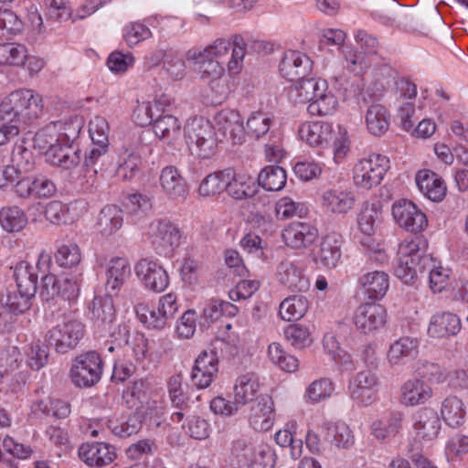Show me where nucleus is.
<instances>
[{
    "label": "nucleus",
    "instance_id": "f03ea898",
    "mask_svg": "<svg viewBox=\"0 0 468 468\" xmlns=\"http://www.w3.org/2000/svg\"><path fill=\"white\" fill-rule=\"evenodd\" d=\"M43 112L41 96L32 90H18L5 97L0 103V121L6 122L0 127V145L17 137L21 125L37 120Z\"/></svg>",
    "mask_w": 468,
    "mask_h": 468
},
{
    "label": "nucleus",
    "instance_id": "9b49d317",
    "mask_svg": "<svg viewBox=\"0 0 468 468\" xmlns=\"http://www.w3.org/2000/svg\"><path fill=\"white\" fill-rule=\"evenodd\" d=\"M134 271L148 290L161 292L168 286L169 278L166 271L154 261L142 259L136 263Z\"/></svg>",
    "mask_w": 468,
    "mask_h": 468
},
{
    "label": "nucleus",
    "instance_id": "09e8293b",
    "mask_svg": "<svg viewBox=\"0 0 468 468\" xmlns=\"http://www.w3.org/2000/svg\"><path fill=\"white\" fill-rule=\"evenodd\" d=\"M403 415L399 411L391 412L387 420H379L372 423V434L378 440L397 435L402 428Z\"/></svg>",
    "mask_w": 468,
    "mask_h": 468
},
{
    "label": "nucleus",
    "instance_id": "774afa93",
    "mask_svg": "<svg viewBox=\"0 0 468 468\" xmlns=\"http://www.w3.org/2000/svg\"><path fill=\"white\" fill-rule=\"evenodd\" d=\"M275 452L266 443L259 446L255 455L250 459L245 468H273L275 464Z\"/></svg>",
    "mask_w": 468,
    "mask_h": 468
},
{
    "label": "nucleus",
    "instance_id": "680f3d73",
    "mask_svg": "<svg viewBox=\"0 0 468 468\" xmlns=\"http://www.w3.org/2000/svg\"><path fill=\"white\" fill-rule=\"evenodd\" d=\"M109 123L104 117L95 116L89 123V133L93 144L109 146Z\"/></svg>",
    "mask_w": 468,
    "mask_h": 468
},
{
    "label": "nucleus",
    "instance_id": "4468645a",
    "mask_svg": "<svg viewBox=\"0 0 468 468\" xmlns=\"http://www.w3.org/2000/svg\"><path fill=\"white\" fill-rule=\"evenodd\" d=\"M248 414L250 426L257 431H269L273 425L274 404L271 396L259 395L251 402Z\"/></svg>",
    "mask_w": 468,
    "mask_h": 468
},
{
    "label": "nucleus",
    "instance_id": "cd10ccee",
    "mask_svg": "<svg viewBox=\"0 0 468 468\" xmlns=\"http://www.w3.org/2000/svg\"><path fill=\"white\" fill-rule=\"evenodd\" d=\"M441 426V419L433 410L424 409L415 417L414 429L417 436L424 441H431L436 439Z\"/></svg>",
    "mask_w": 468,
    "mask_h": 468
},
{
    "label": "nucleus",
    "instance_id": "338daca9",
    "mask_svg": "<svg viewBox=\"0 0 468 468\" xmlns=\"http://www.w3.org/2000/svg\"><path fill=\"white\" fill-rule=\"evenodd\" d=\"M265 158L269 162L278 163L285 154L282 146V138L278 131H271L268 141L264 144Z\"/></svg>",
    "mask_w": 468,
    "mask_h": 468
},
{
    "label": "nucleus",
    "instance_id": "13d9d810",
    "mask_svg": "<svg viewBox=\"0 0 468 468\" xmlns=\"http://www.w3.org/2000/svg\"><path fill=\"white\" fill-rule=\"evenodd\" d=\"M82 282L81 273H69L60 278L59 301L71 302L79 297Z\"/></svg>",
    "mask_w": 468,
    "mask_h": 468
},
{
    "label": "nucleus",
    "instance_id": "bb28decb",
    "mask_svg": "<svg viewBox=\"0 0 468 468\" xmlns=\"http://www.w3.org/2000/svg\"><path fill=\"white\" fill-rule=\"evenodd\" d=\"M355 196L351 191L329 189L322 195V206L327 212L346 214L355 205Z\"/></svg>",
    "mask_w": 468,
    "mask_h": 468
},
{
    "label": "nucleus",
    "instance_id": "864d4df0",
    "mask_svg": "<svg viewBox=\"0 0 468 468\" xmlns=\"http://www.w3.org/2000/svg\"><path fill=\"white\" fill-rule=\"evenodd\" d=\"M207 89L206 97L209 103L219 104L223 102L229 96L230 89L229 86V78L226 74L207 80Z\"/></svg>",
    "mask_w": 468,
    "mask_h": 468
},
{
    "label": "nucleus",
    "instance_id": "e2e57ef3",
    "mask_svg": "<svg viewBox=\"0 0 468 468\" xmlns=\"http://www.w3.org/2000/svg\"><path fill=\"white\" fill-rule=\"evenodd\" d=\"M11 161L14 167L21 174L31 171L35 165L32 151L22 144L14 147Z\"/></svg>",
    "mask_w": 468,
    "mask_h": 468
},
{
    "label": "nucleus",
    "instance_id": "49530a36",
    "mask_svg": "<svg viewBox=\"0 0 468 468\" xmlns=\"http://www.w3.org/2000/svg\"><path fill=\"white\" fill-rule=\"evenodd\" d=\"M28 58L27 48L18 43H0V65L21 67Z\"/></svg>",
    "mask_w": 468,
    "mask_h": 468
},
{
    "label": "nucleus",
    "instance_id": "0e129e2a",
    "mask_svg": "<svg viewBox=\"0 0 468 468\" xmlns=\"http://www.w3.org/2000/svg\"><path fill=\"white\" fill-rule=\"evenodd\" d=\"M57 263L64 268H71L80 263L81 256L80 248L75 243L62 245L55 254Z\"/></svg>",
    "mask_w": 468,
    "mask_h": 468
},
{
    "label": "nucleus",
    "instance_id": "6ab92c4d",
    "mask_svg": "<svg viewBox=\"0 0 468 468\" xmlns=\"http://www.w3.org/2000/svg\"><path fill=\"white\" fill-rule=\"evenodd\" d=\"M115 307L111 295L95 296L89 305L88 316L98 329L106 330L115 320Z\"/></svg>",
    "mask_w": 468,
    "mask_h": 468
},
{
    "label": "nucleus",
    "instance_id": "5701e85b",
    "mask_svg": "<svg viewBox=\"0 0 468 468\" xmlns=\"http://www.w3.org/2000/svg\"><path fill=\"white\" fill-rule=\"evenodd\" d=\"M358 283L367 298L376 301L382 299L387 293L389 279L386 272L375 271L362 275Z\"/></svg>",
    "mask_w": 468,
    "mask_h": 468
},
{
    "label": "nucleus",
    "instance_id": "c9c22d12",
    "mask_svg": "<svg viewBox=\"0 0 468 468\" xmlns=\"http://www.w3.org/2000/svg\"><path fill=\"white\" fill-rule=\"evenodd\" d=\"M273 124L274 117L272 114L262 111H255L247 119L245 126L243 125V131L249 137L259 140L269 136Z\"/></svg>",
    "mask_w": 468,
    "mask_h": 468
},
{
    "label": "nucleus",
    "instance_id": "4d7b16f0",
    "mask_svg": "<svg viewBox=\"0 0 468 468\" xmlns=\"http://www.w3.org/2000/svg\"><path fill=\"white\" fill-rule=\"evenodd\" d=\"M381 212L376 204L365 205L358 217L357 223L360 230L367 236H371L375 233L377 225L380 220Z\"/></svg>",
    "mask_w": 468,
    "mask_h": 468
},
{
    "label": "nucleus",
    "instance_id": "4c0bfd02",
    "mask_svg": "<svg viewBox=\"0 0 468 468\" xmlns=\"http://www.w3.org/2000/svg\"><path fill=\"white\" fill-rule=\"evenodd\" d=\"M54 127V133L57 134V141L62 147H70L79 149L74 143L80 135L82 122L78 118L69 119V121H58L50 123Z\"/></svg>",
    "mask_w": 468,
    "mask_h": 468
},
{
    "label": "nucleus",
    "instance_id": "7c9ffc66",
    "mask_svg": "<svg viewBox=\"0 0 468 468\" xmlns=\"http://www.w3.org/2000/svg\"><path fill=\"white\" fill-rule=\"evenodd\" d=\"M461 329L460 318L452 313H441L431 316L428 334L432 337L455 335Z\"/></svg>",
    "mask_w": 468,
    "mask_h": 468
},
{
    "label": "nucleus",
    "instance_id": "f3484780",
    "mask_svg": "<svg viewBox=\"0 0 468 468\" xmlns=\"http://www.w3.org/2000/svg\"><path fill=\"white\" fill-rule=\"evenodd\" d=\"M354 323L364 333L375 331L386 323V310L380 304H360L355 312Z\"/></svg>",
    "mask_w": 468,
    "mask_h": 468
},
{
    "label": "nucleus",
    "instance_id": "69168bd1",
    "mask_svg": "<svg viewBox=\"0 0 468 468\" xmlns=\"http://www.w3.org/2000/svg\"><path fill=\"white\" fill-rule=\"evenodd\" d=\"M137 316L144 324L149 328L162 329L164 328L167 321L161 312H158V308L150 309L146 305H139L136 309Z\"/></svg>",
    "mask_w": 468,
    "mask_h": 468
},
{
    "label": "nucleus",
    "instance_id": "603ef678",
    "mask_svg": "<svg viewBox=\"0 0 468 468\" xmlns=\"http://www.w3.org/2000/svg\"><path fill=\"white\" fill-rule=\"evenodd\" d=\"M441 416L449 426H459L465 416L463 401L455 396L445 399L441 407Z\"/></svg>",
    "mask_w": 468,
    "mask_h": 468
},
{
    "label": "nucleus",
    "instance_id": "6e6552de",
    "mask_svg": "<svg viewBox=\"0 0 468 468\" xmlns=\"http://www.w3.org/2000/svg\"><path fill=\"white\" fill-rule=\"evenodd\" d=\"M150 236L154 250L159 255L169 256L180 244L178 227L168 219H158L150 226Z\"/></svg>",
    "mask_w": 468,
    "mask_h": 468
},
{
    "label": "nucleus",
    "instance_id": "1a4fd4ad",
    "mask_svg": "<svg viewBox=\"0 0 468 468\" xmlns=\"http://www.w3.org/2000/svg\"><path fill=\"white\" fill-rule=\"evenodd\" d=\"M392 216L400 228L411 233H420L428 226L426 215L407 199H400L393 204Z\"/></svg>",
    "mask_w": 468,
    "mask_h": 468
},
{
    "label": "nucleus",
    "instance_id": "8fccbe9b",
    "mask_svg": "<svg viewBox=\"0 0 468 468\" xmlns=\"http://www.w3.org/2000/svg\"><path fill=\"white\" fill-rule=\"evenodd\" d=\"M309 307L306 297L293 295L284 299L280 304V315L283 320L292 321L301 319Z\"/></svg>",
    "mask_w": 468,
    "mask_h": 468
},
{
    "label": "nucleus",
    "instance_id": "2eb2a0df",
    "mask_svg": "<svg viewBox=\"0 0 468 468\" xmlns=\"http://www.w3.org/2000/svg\"><path fill=\"white\" fill-rule=\"evenodd\" d=\"M318 237L317 229L307 222L294 221L282 229V238L292 249H303L310 246Z\"/></svg>",
    "mask_w": 468,
    "mask_h": 468
},
{
    "label": "nucleus",
    "instance_id": "c03bdc74",
    "mask_svg": "<svg viewBox=\"0 0 468 468\" xmlns=\"http://www.w3.org/2000/svg\"><path fill=\"white\" fill-rule=\"evenodd\" d=\"M156 136L172 143L180 135V122L176 117L170 113L158 115L153 123Z\"/></svg>",
    "mask_w": 468,
    "mask_h": 468
},
{
    "label": "nucleus",
    "instance_id": "b1692460",
    "mask_svg": "<svg viewBox=\"0 0 468 468\" xmlns=\"http://www.w3.org/2000/svg\"><path fill=\"white\" fill-rule=\"evenodd\" d=\"M260 389L259 377L253 372H247L239 376L235 381L233 392L234 399L239 406L253 402L258 397Z\"/></svg>",
    "mask_w": 468,
    "mask_h": 468
},
{
    "label": "nucleus",
    "instance_id": "f257e3e1",
    "mask_svg": "<svg viewBox=\"0 0 468 468\" xmlns=\"http://www.w3.org/2000/svg\"><path fill=\"white\" fill-rule=\"evenodd\" d=\"M426 249L427 242L420 237L403 241L399 247V260L394 273L409 284L428 271L431 289L434 292H441L446 286L451 271L437 265L432 256L426 253Z\"/></svg>",
    "mask_w": 468,
    "mask_h": 468
},
{
    "label": "nucleus",
    "instance_id": "3c124183",
    "mask_svg": "<svg viewBox=\"0 0 468 468\" xmlns=\"http://www.w3.org/2000/svg\"><path fill=\"white\" fill-rule=\"evenodd\" d=\"M27 223V216L18 207H6L0 210V224L7 232L20 231Z\"/></svg>",
    "mask_w": 468,
    "mask_h": 468
},
{
    "label": "nucleus",
    "instance_id": "79ce46f5",
    "mask_svg": "<svg viewBox=\"0 0 468 468\" xmlns=\"http://www.w3.org/2000/svg\"><path fill=\"white\" fill-rule=\"evenodd\" d=\"M431 396V388L423 380H408L402 387V399L406 405L424 403Z\"/></svg>",
    "mask_w": 468,
    "mask_h": 468
},
{
    "label": "nucleus",
    "instance_id": "ea45409f",
    "mask_svg": "<svg viewBox=\"0 0 468 468\" xmlns=\"http://www.w3.org/2000/svg\"><path fill=\"white\" fill-rule=\"evenodd\" d=\"M14 278L18 292H24L26 295H35L37 289V275L33 266L27 261L17 263L14 268Z\"/></svg>",
    "mask_w": 468,
    "mask_h": 468
},
{
    "label": "nucleus",
    "instance_id": "393cba45",
    "mask_svg": "<svg viewBox=\"0 0 468 468\" xmlns=\"http://www.w3.org/2000/svg\"><path fill=\"white\" fill-rule=\"evenodd\" d=\"M299 135L311 146L328 144L333 139V126L326 122H310L299 128Z\"/></svg>",
    "mask_w": 468,
    "mask_h": 468
},
{
    "label": "nucleus",
    "instance_id": "bf43d9fd",
    "mask_svg": "<svg viewBox=\"0 0 468 468\" xmlns=\"http://www.w3.org/2000/svg\"><path fill=\"white\" fill-rule=\"evenodd\" d=\"M140 165L141 158L137 154L124 153L119 158L116 176L123 181L131 180L138 173Z\"/></svg>",
    "mask_w": 468,
    "mask_h": 468
},
{
    "label": "nucleus",
    "instance_id": "4be33fe9",
    "mask_svg": "<svg viewBox=\"0 0 468 468\" xmlns=\"http://www.w3.org/2000/svg\"><path fill=\"white\" fill-rule=\"evenodd\" d=\"M131 265L125 258H112L106 271L105 287L108 292H117L131 277Z\"/></svg>",
    "mask_w": 468,
    "mask_h": 468
},
{
    "label": "nucleus",
    "instance_id": "dca6fc26",
    "mask_svg": "<svg viewBox=\"0 0 468 468\" xmlns=\"http://www.w3.org/2000/svg\"><path fill=\"white\" fill-rule=\"evenodd\" d=\"M79 457L89 466L102 467L113 462L116 450L105 442H86L79 448Z\"/></svg>",
    "mask_w": 468,
    "mask_h": 468
},
{
    "label": "nucleus",
    "instance_id": "ddd939ff",
    "mask_svg": "<svg viewBox=\"0 0 468 468\" xmlns=\"http://www.w3.org/2000/svg\"><path fill=\"white\" fill-rule=\"evenodd\" d=\"M281 74L291 81L309 77L313 71V61L304 53L287 50L279 65Z\"/></svg>",
    "mask_w": 468,
    "mask_h": 468
},
{
    "label": "nucleus",
    "instance_id": "37998d69",
    "mask_svg": "<svg viewBox=\"0 0 468 468\" xmlns=\"http://www.w3.org/2000/svg\"><path fill=\"white\" fill-rule=\"evenodd\" d=\"M144 417L140 413H134L126 418L110 420L108 428L120 438H127L139 432L143 426Z\"/></svg>",
    "mask_w": 468,
    "mask_h": 468
},
{
    "label": "nucleus",
    "instance_id": "f8f14e48",
    "mask_svg": "<svg viewBox=\"0 0 468 468\" xmlns=\"http://www.w3.org/2000/svg\"><path fill=\"white\" fill-rule=\"evenodd\" d=\"M277 279L281 284L292 292H307L310 281L304 274L300 261L285 259L277 267Z\"/></svg>",
    "mask_w": 468,
    "mask_h": 468
},
{
    "label": "nucleus",
    "instance_id": "0eeeda50",
    "mask_svg": "<svg viewBox=\"0 0 468 468\" xmlns=\"http://www.w3.org/2000/svg\"><path fill=\"white\" fill-rule=\"evenodd\" d=\"M84 335V324L76 319H69L62 325H57L48 331L43 346L46 349L67 351L77 347Z\"/></svg>",
    "mask_w": 468,
    "mask_h": 468
},
{
    "label": "nucleus",
    "instance_id": "6e6d98bb",
    "mask_svg": "<svg viewBox=\"0 0 468 468\" xmlns=\"http://www.w3.org/2000/svg\"><path fill=\"white\" fill-rule=\"evenodd\" d=\"M227 192L237 200L251 197L256 194L254 180L245 176H236L234 174V179H230Z\"/></svg>",
    "mask_w": 468,
    "mask_h": 468
},
{
    "label": "nucleus",
    "instance_id": "052dcab7",
    "mask_svg": "<svg viewBox=\"0 0 468 468\" xmlns=\"http://www.w3.org/2000/svg\"><path fill=\"white\" fill-rule=\"evenodd\" d=\"M284 336L296 349H303L312 342L308 328L298 324L288 325L284 330Z\"/></svg>",
    "mask_w": 468,
    "mask_h": 468
},
{
    "label": "nucleus",
    "instance_id": "a211bd4d",
    "mask_svg": "<svg viewBox=\"0 0 468 468\" xmlns=\"http://www.w3.org/2000/svg\"><path fill=\"white\" fill-rule=\"evenodd\" d=\"M263 442L250 435H241L231 441L229 463L233 468H245Z\"/></svg>",
    "mask_w": 468,
    "mask_h": 468
},
{
    "label": "nucleus",
    "instance_id": "c85d7f7f",
    "mask_svg": "<svg viewBox=\"0 0 468 468\" xmlns=\"http://www.w3.org/2000/svg\"><path fill=\"white\" fill-rule=\"evenodd\" d=\"M111 345L108 351H115V349H131L132 351H147L152 348L149 341L145 336L139 333H129L125 329H119L118 332L111 335Z\"/></svg>",
    "mask_w": 468,
    "mask_h": 468
},
{
    "label": "nucleus",
    "instance_id": "58836bf2",
    "mask_svg": "<svg viewBox=\"0 0 468 468\" xmlns=\"http://www.w3.org/2000/svg\"><path fill=\"white\" fill-rule=\"evenodd\" d=\"M366 124L368 132L375 136H381L389 127V114L381 104H372L366 112Z\"/></svg>",
    "mask_w": 468,
    "mask_h": 468
},
{
    "label": "nucleus",
    "instance_id": "e433bc0d",
    "mask_svg": "<svg viewBox=\"0 0 468 468\" xmlns=\"http://www.w3.org/2000/svg\"><path fill=\"white\" fill-rule=\"evenodd\" d=\"M296 83L288 91L289 99L294 103H311L320 89L322 80L306 77L295 80Z\"/></svg>",
    "mask_w": 468,
    "mask_h": 468
},
{
    "label": "nucleus",
    "instance_id": "c756f323",
    "mask_svg": "<svg viewBox=\"0 0 468 468\" xmlns=\"http://www.w3.org/2000/svg\"><path fill=\"white\" fill-rule=\"evenodd\" d=\"M230 179H234V172L223 170L210 173L205 176L198 186V195L203 197H210L227 191Z\"/></svg>",
    "mask_w": 468,
    "mask_h": 468
},
{
    "label": "nucleus",
    "instance_id": "a19ab883",
    "mask_svg": "<svg viewBox=\"0 0 468 468\" xmlns=\"http://www.w3.org/2000/svg\"><path fill=\"white\" fill-rule=\"evenodd\" d=\"M337 100L331 91H327L326 82L320 83L315 98L308 104L307 111L312 115H328L335 112Z\"/></svg>",
    "mask_w": 468,
    "mask_h": 468
},
{
    "label": "nucleus",
    "instance_id": "473e14b6",
    "mask_svg": "<svg viewBox=\"0 0 468 468\" xmlns=\"http://www.w3.org/2000/svg\"><path fill=\"white\" fill-rule=\"evenodd\" d=\"M215 130L218 129L224 135L229 134L233 140L240 139L243 131V120L239 112L231 109H223L215 117Z\"/></svg>",
    "mask_w": 468,
    "mask_h": 468
},
{
    "label": "nucleus",
    "instance_id": "5fc2aeb1",
    "mask_svg": "<svg viewBox=\"0 0 468 468\" xmlns=\"http://www.w3.org/2000/svg\"><path fill=\"white\" fill-rule=\"evenodd\" d=\"M334 383L330 378H322L313 381L306 388L304 399L306 402L315 404L322 399L329 398L334 391Z\"/></svg>",
    "mask_w": 468,
    "mask_h": 468
},
{
    "label": "nucleus",
    "instance_id": "39448f33",
    "mask_svg": "<svg viewBox=\"0 0 468 468\" xmlns=\"http://www.w3.org/2000/svg\"><path fill=\"white\" fill-rule=\"evenodd\" d=\"M388 168L389 160L387 156L372 154L355 165L354 183L356 186L370 189L380 184Z\"/></svg>",
    "mask_w": 468,
    "mask_h": 468
},
{
    "label": "nucleus",
    "instance_id": "a878e982",
    "mask_svg": "<svg viewBox=\"0 0 468 468\" xmlns=\"http://www.w3.org/2000/svg\"><path fill=\"white\" fill-rule=\"evenodd\" d=\"M163 191L172 199H184L188 193L186 180L174 166L165 167L160 175Z\"/></svg>",
    "mask_w": 468,
    "mask_h": 468
},
{
    "label": "nucleus",
    "instance_id": "a18cd8bd",
    "mask_svg": "<svg viewBox=\"0 0 468 468\" xmlns=\"http://www.w3.org/2000/svg\"><path fill=\"white\" fill-rule=\"evenodd\" d=\"M122 221V211L115 205H109L101 210L98 226L102 235L109 236L120 229Z\"/></svg>",
    "mask_w": 468,
    "mask_h": 468
},
{
    "label": "nucleus",
    "instance_id": "2f4dec72",
    "mask_svg": "<svg viewBox=\"0 0 468 468\" xmlns=\"http://www.w3.org/2000/svg\"><path fill=\"white\" fill-rule=\"evenodd\" d=\"M342 237L337 233L325 235L321 242L316 259L326 268H335L341 258Z\"/></svg>",
    "mask_w": 468,
    "mask_h": 468
},
{
    "label": "nucleus",
    "instance_id": "423d86ee",
    "mask_svg": "<svg viewBox=\"0 0 468 468\" xmlns=\"http://www.w3.org/2000/svg\"><path fill=\"white\" fill-rule=\"evenodd\" d=\"M102 373L99 353H80L73 361L69 377L77 388H90L97 384Z\"/></svg>",
    "mask_w": 468,
    "mask_h": 468
},
{
    "label": "nucleus",
    "instance_id": "72a5a7b5",
    "mask_svg": "<svg viewBox=\"0 0 468 468\" xmlns=\"http://www.w3.org/2000/svg\"><path fill=\"white\" fill-rule=\"evenodd\" d=\"M324 442L338 449H346L353 445L354 436L349 427L344 422H324L322 426Z\"/></svg>",
    "mask_w": 468,
    "mask_h": 468
},
{
    "label": "nucleus",
    "instance_id": "412c9836",
    "mask_svg": "<svg viewBox=\"0 0 468 468\" xmlns=\"http://www.w3.org/2000/svg\"><path fill=\"white\" fill-rule=\"evenodd\" d=\"M415 181L419 190L431 201H441L446 195L444 181L434 172L420 170L417 173Z\"/></svg>",
    "mask_w": 468,
    "mask_h": 468
},
{
    "label": "nucleus",
    "instance_id": "f704fd0d",
    "mask_svg": "<svg viewBox=\"0 0 468 468\" xmlns=\"http://www.w3.org/2000/svg\"><path fill=\"white\" fill-rule=\"evenodd\" d=\"M186 58L194 62L196 69L205 81L225 74L222 61L209 58L207 56L198 52V50H189L186 54Z\"/></svg>",
    "mask_w": 468,
    "mask_h": 468
},
{
    "label": "nucleus",
    "instance_id": "20e7f679",
    "mask_svg": "<svg viewBox=\"0 0 468 468\" xmlns=\"http://www.w3.org/2000/svg\"><path fill=\"white\" fill-rule=\"evenodd\" d=\"M185 140L192 155L201 159L212 157L218 148L214 125L206 119L189 120L184 129Z\"/></svg>",
    "mask_w": 468,
    "mask_h": 468
},
{
    "label": "nucleus",
    "instance_id": "7ed1b4c3",
    "mask_svg": "<svg viewBox=\"0 0 468 468\" xmlns=\"http://www.w3.org/2000/svg\"><path fill=\"white\" fill-rule=\"evenodd\" d=\"M50 123L38 131L34 138L36 147L45 151L47 162L59 168L69 170L77 167L80 161V150L62 147Z\"/></svg>",
    "mask_w": 468,
    "mask_h": 468
},
{
    "label": "nucleus",
    "instance_id": "aec40b11",
    "mask_svg": "<svg viewBox=\"0 0 468 468\" xmlns=\"http://www.w3.org/2000/svg\"><path fill=\"white\" fill-rule=\"evenodd\" d=\"M218 371L217 353H200L195 360L192 380L198 388H207Z\"/></svg>",
    "mask_w": 468,
    "mask_h": 468
},
{
    "label": "nucleus",
    "instance_id": "9d476101",
    "mask_svg": "<svg viewBox=\"0 0 468 468\" xmlns=\"http://www.w3.org/2000/svg\"><path fill=\"white\" fill-rule=\"evenodd\" d=\"M378 387V378L368 369L357 373L350 381L348 389L354 401L369 406L377 400Z\"/></svg>",
    "mask_w": 468,
    "mask_h": 468
},
{
    "label": "nucleus",
    "instance_id": "de8ad7c7",
    "mask_svg": "<svg viewBox=\"0 0 468 468\" xmlns=\"http://www.w3.org/2000/svg\"><path fill=\"white\" fill-rule=\"evenodd\" d=\"M259 185L267 191H278L286 184V172L278 165L264 167L258 176Z\"/></svg>",
    "mask_w": 468,
    "mask_h": 468
}]
</instances>
